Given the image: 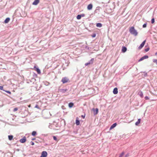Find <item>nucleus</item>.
<instances>
[{
    "label": "nucleus",
    "mask_w": 157,
    "mask_h": 157,
    "mask_svg": "<svg viewBox=\"0 0 157 157\" xmlns=\"http://www.w3.org/2000/svg\"><path fill=\"white\" fill-rule=\"evenodd\" d=\"M73 105H74V104L72 102H70L68 104V106H69V107L70 108H71L72 107V106H73Z\"/></svg>",
    "instance_id": "obj_21"
},
{
    "label": "nucleus",
    "mask_w": 157,
    "mask_h": 157,
    "mask_svg": "<svg viewBox=\"0 0 157 157\" xmlns=\"http://www.w3.org/2000/svg\"><path fill=\"white\" fill-rule=\"evenodd\" d=\"M147 75V73H145V74L144 75V76H146Z\"/></svg>",
    "instance_id": "obj_43"
},
{
    "label": "nucleus",
    "mask_w": 157,
    "mask_h": 157,
    "mask_svg": "<svg viewBox=\"0 0 157 157\" xmlns=\"http://www.w3.org/2000/svg\"><path fill=\"white\" fill-rule=\"evenodd\" d=\"M2 151L1 150H0V152H2Z\"/></svg>",
    "instance_id": "obj_48"
},
{
    "label": "nucleus",
    "mask_w": 157,
    "mask_h": 157,
    "mask_svg": "<svg viewBox=\"0 0 157 157\" xmlns=\"http://www.w3.org/2000/svg\"><path fill=\"white\" fill-rule=\"evenodd\" d=\"M53 138L54 140H55V141H58L57 139L56 136H53Z\"/></svg>",
    "instance_id": "obj_29"
},
{
    "label": "nucleus",
    "mask_w": 157,
    "mask_h": 157,
    "mask_svg": "<svg viewBox=\"0 0 157 157\" xmlns=\"http://www.w3.org/2000/svg\"><path fill=\"white\" fill-rule=\"evenodd\" d=\"M155 55H157V52H156V53H155Z\"/></svg>",
    "instance_id": "obj_47"
},
{
    "label": "nucleus",
    "mask_w": 157,
    "mask_h": 157,
    "mask_svg": "<svg viewBox=\"0 0 157 157\" xmlns=\"http://www.w3.org/2000/svg\"><path fill=\"white\" fill-rule=\"evenodd\" d=\"M118 89L117 88L115 87V88L113 90V93L115 94H117L118 93Z\"/></svg>",
    "instance_id": "obj_9"
},
{
    "label": "nucleus",
    "mask_w": 157,
    "mask_h": 157,
    "mask_svg": "<svg viewBox=\"0 0 157 157\" xmlns=\"http://www.w3.org/2000/svg\"><path fill=\"white\" fill-rule=\"evenodd\" d=\"M124 152L123 151L119 155V157H122L124 154Z\"/></svg>",
    "instance_id": "obj_25"
},
{
    "label": "nucleus",
    "mask_w": 157,
    "mask_h": 157,
    "mask_svg": "<svg viewBox=\"0 0 157 157\" xmlns=\"http://www.w3.org/2000/svg\"><path fill=\"white\" fill-rule=\"evenodd\" d=\"M75 123L77 125H78L80 124V121L79 120H76Z\"/></svg>",
    "instance_id": "obj_23"
},
{
    "label": "nucleus",
    "mask_w": 157,
    "mask_h": 157,
    "mask_svg": "<svg viewBox=\"0 0 157 157\" xmlns=\"http://www.w3.org/2000/svg\"><path fill=\"white\" fill-rule=\"evenodd\" d=\"M52 126H51V125H49L48 126V127L49 128H52Z\"/></svg>",
    "instance_id": "obj_42"
},
{
    "label": "nucleus",
    "mask_w": 157,
    "mask_h": 157,
    "mask_svg": "<svg viewBox=\"0 0 157 157\" xmlns=\"http://www.w3.org/2000/svg\"><path fill=\"white\" fill-rule=\"evenodd\" d=\"M50 84V83L49 82H46L45 83V84L46 86H48Z\"/></svg>",
    "instance_id": "obj_34"
},
{
    "label": "nucleus",
    "mask_w": 157,
    "mask_h": 157,
    "mask_svg": "<svg viewBox=\"0 0 157 157\" xmlns=\"http://www.w3.org/2000/svg\"><path fill=\"white\" fill-rule=\"evenodd\" d=\"M149 50V48H147L145 49V51L146 52H147V51H148Z\"/></svg>",
    "instance_id": "obj_32"
},
{
    "label": "nucleus",
    "mask_w": 157,
    "mask_h": 157,
    "mask_svg": "<svg viewBox=\"0 0 157 157\" xmlns=\"http://www.w3.org/2000/svg\"><path fill=\"white\" fill-rule=\"evenodd\" d=\"M0 90H4L3 89V87L2 86H0Z\"/></svg>",
    "instance_id": "obj_38"
},
{
    "label": "nucleus",
    "mask_w": 157,
    "mask_h": 157,
    "mask_svg": "<svg viewBox=\"0 0 157 157\" xmlns=\"http://www.w3.org/2000/svg\"><path fill=\"white\" fill-rule=\"evenodd\" d=\"M117 125V124L116 123H114L111 126L110 128V129H111L113 128H114Z\"/></svg>",
    "instance_id": "obj_14"
},
{
    "label": "nucleus",
    "mask_w": 157,
    "mask_h": 157,
    "mask_svg": "<svg viewBox=\"0 0 157 157\" xmlns=\"http://www.w3.org/2000/svg\"><path fill=\"white\" fill-rule=\"evenodd\" d=\"M109 1H108V3H109Z\"/></svg>",
    "instance_id": "obj_49"
},
{
    "label": "nucleus",
    "mask_w": 157,
    "mask_h": 157,
    "mask_svg": "<svg viewBox=\"0 0 157 157\" xmlns=\"http://www.w3.org/2000/svg\"><path fill=\"white\" fill-rule=\"evenodd\" d=\"M30 143H31V144L32 145H34V143L33 142L31 141Z\"/></svg>",
    "instance_id": "obj_41"
},
{
    "label": "nucleus",
    "mask_w": 157,
    "mask_h": 157,
    "mask_svg": "<svg viewBox=\"0 0 157 157\" xmlns=\"http://www.w3.org/2000/svg\"><path fill=\"white\" fill-rule=\"evenodd\" d=\"M138 94L140 96L141 98H143V93L141 91H140L139 92Z\"/></svg>",
    "instance_id": "obj_16"
},
{
    "label": "nucleus",
    "mask_w": 157,
    "mask_h": 157,
    "mask_svg": "<svg viewBox=\"0 0 157 157\" xmlns=\"http://www.w3.org/2000/svg\"><path fill=\"white\" fill-rule=\"evenodd\" d=\"M146 42V40H144L143 41L142 43L140 44V46L138 47V48L139 49H140L142 48L144 46Z\"/></svg>",
    "instance_id": "obj_5"
},
{
    "label": "nucleus",
    "mask_w": 157,
    "mask_h": 157,
    "mask_svg": "<svg viewBox=\"0 0 157 157\" xmlns=\"http://www.w3.org/2000/svg\"><path fill=\"white\" fill-rule=\"evenodd\" d=\"M155 22V19L153 17L152 19H151V23L152 24H154Z\"/></svg>",
    "instance_id": "obj_28"
},
{
    "label": "nucleus",
    "mask_w": 157,
    "mask_h": 157,
    "mask_svg": "<svg viewBox=\"0 0 157 157\" xmlns=\"http://www.w3.org/2000/svg\"><path fill=\"white\" fill-rule=\"evenodd\" d=\"M13 136L11 135L8 136V139L10 140H11L13 139Z\"/></svg>",
    "instance_id": "obj_19"
},
{
    "label": "nucleus",
    "mask_w": 157,
    "mask_h": 157,
    "mask_svg": "<svg viewBox=\"0 0 157 157\" xmlns=\"http://www.w3.org/2000/svg\"><path fill=\"white\" fill-rule=\"evenodd\" d=\"M94 58H92L91 59V60L88 62L86 63L85 64V66H87V65H88L89 64H93V63H94Z\"/></svg>",
    "instance_id": "obj_3"
},
{
    "label": "nucleus",
    "mask_w": 157,
    "mask_h": 157,
    "mask_svg": "<svg viewBox=\"0 0 157 157\" xmlns=\"http://www.w3.org/2000/svg\"><path fill=\"white\" fill-rule=\"evenodd\" d=\"M141 119H139L138 120V121L137 122L135 123V125H138L140 123V122Z\"/></svg>",
    "instance_id": "obj_18"
},
{
    "label": "nucleus",
    "mask_w": 157,
    "mask_h": 157,
    "mask_svg": "<svg viewBox=\"0 0 157 157\" xmlns=\"http://www.w3.org/2000/svg\"><path fill=\"white\" fill-rule=\"evenodd\" d=\"M32 135L33 136H35L36 135H37L36 132L35 131H33L32 133Z\"/></svg>",
    "instance_id": "obj_22"
},
{
    "label": "nucleus",
    "mask_w": 157,
    "mask_h": 157,
    "mask_svg": "<svg viewBox=\"0 0 157 157\" xmlns=\"http://www.w3.org/2000/svg\"><path fill=\"white\" fill-rule=\"evenodd\" d=\"M34 68H35V70L36 71L38 74H40V71L38 68L36 67L35 66L34 67Z\"/></svg>",
    "instance_id": "obj_12"
},
{
    "label": "nucleus",
    "mask_w": 157,
    "mask_h": 157,
    "mask_svg": "<svg viewBox=\"0 0 157 157\" xmlns=\"http://www.w3.org/2000/svg\"><path fill=\"white\" fill-rule=\"evenodd\" d=\"M67 90V89H60L59 91L60 92L64 93L66 92Z\"/></svg>",
    "instance_id": "obj_10"
},
{
    "label": "nucleus",
    "mask_w": 157,
    "mask_h": 157,
    "mask_svg": "<svg viewBox=\"0 0 157 157\" xmlns=\"http://www.w3.org/2000/svg\"><path fill=\"white\" fill-rule=\"evenodd\" d=\"M142 57L143 58V59H147L148 58V56L147 55H145L144 56Z\"/></svg>",
    "instance_id": "obj_24"
},
{
    "label": "nucleus",
    "mask_w": 157,
    "mask_h": 157,
    "mask_svg": "<svg viewBox=\"0 0 157 157\" xmlns=\"http://www.w3.org/2000/svg\"><path fill=\"white\" fill-rule=\"evenodd\" d=\"M3 91H5V92H6V93L10 94H11V92L10 91L8 90H3Z\"/></svg>",
    "instance_id": "obj_30"
},
{
    "label": "nucleus",
    "mask_w": 157,
    "mask_h": 157,
    "mask_svg": "<svg viewBox=\"0 0 157 157\" xmlns=\"http://www.w3.org/2000/svg\"><path fill=\"white\" fill-rule=\"evenodd\" d=\"M129 31L131 34L136 36L137 35L138 33L135 29L134 27L132 26L129 28Z\"/></svg>",
    "instance_id": "obj_1"
},
{
    "label": "nucleus",
    "mask_w": 157,
    "mask_h": 157,
    "mask_svg": "<svg viewBox=\"0 0 157 157\" xmlns=\"http://www.w3.org/2000/svg\"><path fill=\"white\" fill-rule=\"evenodd\" d=\"M153 61L154 63H155L157 65V59H153Z\"/></svg>",
    "instance_id": "obj_27"
},
{
    "label": "nucleus",
    "mask_w": 157,
    "mask_h": 157,
    "mask_svg": "<svg viewBox=\"0 0 157 157\" xmlns=\"http://www.w3.org/2000/svg\"><path fill=\"white\" fill-rule=\"evenodd\" d=\"M96 26L97 27H101L102 26V25L101 23H98L96 24Z\"/></svg>",
    "instance_id": "obj_20"
},
{
    "label": "nucleus",
    "mask_w": 157,
    "mask_h": 157,
    "mask_svg": "<svg viewBox=\"0 0 157 157\" xmlns=\"http://www.w3.org/2000/svg\"><path fill=\"white\" fill-rule=\"evenodd\" d=\"M96 35L95 34H93L92 36L93 37H95L96 36Z\"/></svg>",
    "instance_id": "obj_40"
},
{
    "label": "nucleus",
    "mask_w": 157,
    "mask_h": 157,
    "mask_svg": "<svg viewBox=\"0 0 157 157\" xmlns=\"http://www.w3.org/2000/svg\"><path fill=\"white\" fill-rule=\"evenodd\" d=\"M47 155V152L46 151H44L42 152L41 155L40 157H46Z\"/></svg>",
    "instance_id": "obj_4"
},
{
    "label": "nucleus",
    "mask_w": 157,
    "mask_h": 157,
    "mask_svg": "<svg viewBox=\"0 0 157 157\" xmlns=\"http://www.w3.org/2000/svg\"><path fill=\"white\" fill-rule=\"evenodd\" d=\"M18 109V108H14L13 109V112H15L17 111Z\"/></svg>",
    "instance_id": "obj_33"
},
{
    "label": "nucleus",
    "mask_w": 157,
    "mask_h": 157,
    "mask_svg": "<svg viewBox=\"0 0 157 157\" xmlns=\"http://www.w3.org/2000/svg\"><path fill=\"white\" fill-rule=\"evenodd\" d=\"M144 98L145 99V100H148L149 99V97H148V96H145Z\"/></svg>",
    "instance_id": "obj_36"
},
{
    "label": "nucleus",
    "mask_w": 157,
    "mask_h": 157,
    "mask_svg": "<svg viewBox=\"0 0 157 157\" xmlns=\"http://www.w3.org/2000/svg\"><path fill=\"white\" fill-rule=\"evenodd\" d=\"M32 140H35V138H33L32 139Z\"/></svg>",
    "instance_id": "obj_45"
},
{
    "label": "nucleus",
    "mask_w": 157,
    "mask_h": 157,
    "mask_svg": "<svg viewBox=\"0 0 157 157\" xmlns=\"http://www.w3.org/2000/svg\"><path fill=\"white\" fill-rule=\"evenodd\" d=\"M127 50V48L126 47L123 46L122 47V51L123 52H125Z\"/></svg>",
    "instance_id": "obj_17"
},
{
    "label": "nucleus",
    "mask_w": 157,
    "mask_h": 157,
    "mask_svg": "<svg viewBox=\"0 0 157 157\" xmlns=\"http://www.w3.org/2000/svg\"><path fill=\"white\" fill-rule=\"evenodd\" d=\"M10 19L9 17H7L6 19L4 21L5 23H7L10 21Z\"/></svg>",
    "instance_id": "obj_15"
},
{
    "label": "nucleus",
    "mask_w": 157,
    "mask_h": 157,
    "mask_svg": "<svg viewBox=\"0 0 157 157\" xmlns=\"http://www.w3.org/2000/svg\"><path fill=\"white\" fill-rule=\"evenodd\" d=\"M69 79L67 77H65L63 78L61 80V82L63 83H65L69 81Z\"/></svg>",
    "instance_id": "obj_2"
},
{
    "label": "nucleus",
    "mask_w": 157,
    "mask_h": 157,
    "mask_svg": "<svg viewBox=\"0 0 157 157\" xmlns=\"http://www.w3.org/2000/svg\"><path fill=\"white\" fill-rule=\"evenodd\" d=\"M128 156H129V153H127V154L125 155L124 157H128Z\"/></svg>",
    "instance_id": "obj_39"
},
{
    "label": "nucleus",
    "mask_w": 157,
    "mask_h": 157,
    "mask_svg": "<svg viewBox=\"0 0 157 157\" xmlns=\"http://www.w3.org/2000/svg\"><path fill=\"white\" fill-rule=\"evenodd\" d=\"M93 110L94 111V115L97 114L98 113V108H93Z\"/></svg>",
    "instance_id": "obj_7"
},
{
    "label": "nucleus",
    "mask_w": 157,
    "mask_h": 157,
    "mask_svg": "<svg viewBox=\"0 0 157 157\" xmlns=\"http://www.w3.org/2000/svg\"><path fill=\"white\" fill-rule=\"evenodd\" d=\"M93 7V5L91 4H89L87 7V9L88 10H91L92 9Z\"/></svg>",
    "instance_id": "obj_11"
},
{
    "label": "nucleus",
    "mask_w": 157,
    "mask_h": 157,
    "mask_svg": "<svg viewBox=\"0 0 157 157\" xmlns=\"http://www.w3.org/2000/svg\"><path fill=\"white\" fill-rule=\"evenodd\" d=\"M35 107H36V108H38V105H36V106Z\"/></svg>",
    "instance_id": "obj_44"
},
{
    "label": "nucleus",
    "mask_w": 157,
    "mask_h": 157,
    "mask_svg": "<svg viewBox=\"0 0 157 157\" xmlns=\"http://www.w3.org/2000/svg\"><path fill=\"white\" fill-rule=\"evenodd\" d=\"M40 0H34V1L33 3V4L34 5H37L39 2Z\"/></svg>",
    "instance_id": "obj_8"
},
{
    "label": "nucleus",
    "mask_w": 157,
    "mask_h": 157,
    "mask_svg": "<svg viewBox=\"0 0 157 157\" xmlns=\"http://www.w3.org/2000/svg\"><path fill=\"white\" fill-rule=\"evenodd\" d=\"M147 24L146 23L144 24L143 25V27L144 28H146L147 26Z\"/></svg>",
    "instance_id": "obj_31"
},
{
    "label": "nucleus",
    "mask_w": 157,
    "mask_h": 157,
    "mask_svg": "<svg viewBox=\"0 0 157 157\" xmlns=\"http://www.w3.org/2000/svg\"><path fill=\"white\" fill-rule=\"evenodd\" d=\"M80 15H81V17H84L85 16V15L84 14L82 13L81 14H80Z\"/></svg>",
    "instance_id": "obj_37"
},
{
    "label": "nucleus",
    "mask_w": 157,
    "mask_h": 157,
    "mask_svg": "<svg viewBox=\"0 0 157 157\" xmlns=\"http://www.w3.org/2000/svg\"><path fill=\"white\" fill-rule=\"evenodd\" d=\"M100 7H97L96 8V9L95 10L94 12L95 13H98L99 12L100 10Z\"/></svg>",
    "instance_id": "obj_13"
},
{
    "label": "nucleus",
    "mask_w": 157,
    "mask_h": 157,
    "mask_svg": "<svg viewBox=\"0 0 157 157\" xmlns=\"http://www.w3.org/2000/svg\"><path fill=\"white\" fill-rule=\"evenodd\" d=\"M144 60L143 59V58L142 57L140 59H139L138 60V61L139 62H140V61H141L143 60Z\"/></svg>",
    "instance_id": "obj_35"
},
{
    "label": "nucleus",
    "mask_w": 157,
    "mask_h": 157,
    "mask_svg": "<svg viewBox=\"0 0 157 157\" xmlns=\"http://www.w3.org/2000/svg\"><path fill=\"white\" fill-rule=\"evenodd\" d=\"M82 117L83 118L85 117V116H83V115L82 116Z\"/></svg>",
    "instance_id": "obj_46"
},
{
    "label": "nucleus",
    "mask_w": 157,
    "mask_h": 157,
    "mask_svg": "<svg viewBox=\"0 0 157 157\" xmlns=\"http://www.w3.org/2000/svg\"><path fill=\"white\" fill-rule=\"evenodd\" d=\"M76 18L77 19L79 20L81 18V17L80 15H78L77 16Z\"/></svg>",
    "instance_id": "obj_26"
},
{
    "label": "nucleus",
    "mask_w": 157,
    "mask_h": 157,
    "mask_svg": "<svg viewBox=\"0 0 157 157\" xmlns=\"http://www.w3.org/2000/svg\"><path fill=\"white\" fill-rule=\"evenodd\" d=\"M26 141V138L25 136L23 137L20 140V141L21 143H25Z\"/></svg>",
    "instance_id": "obj_6"
}]
</instances>
